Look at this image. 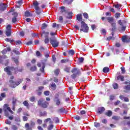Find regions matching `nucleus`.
Returning a JSON list of instances; mask_svg holds the SVG:
<instances>
[{
  "label": "nucleus",
  "instance_id": "obj_1",
  "mask_svg": "<svg viewBox=\"0 0 130 130\" xmlns=\"http://www.w3.org/2000/svg\"><path fill=\"white\" fill-rule=\"evenodd\" d=\"M11 71H15V74H17V73H22L23 69H18V68H15L9 66L4 68V71L7 73L8 76H12L13 75V72H11Z\"/></svg>",
  "mask_w": 130,
  "mask_h": 130
},
{
  "label": "nucleus",
  "instance_id": "obj_2",
  "mask_svg": "<svg viewBox=\"0 0 130 130\" xmlns=\"http://www.w3.org/2000/svg\"><path fill=\"white\" fill-rule=\"evenodd\" d=\"M14 79H15V77H14V76H11L10 77V80H9V83L11 88H16L17 86H19V85H20V84L23 82V79H19L18 81L17 82H15L14 80H13Z\"/></svg>",
  "mask_w": 130,
  "mask_h": 130
},
{
  "label": "nucleus",
  "instance_id": "obj_3",
  "mask_svg": "<svg viewBox=\"0 0 130 130\" xmlns=\"http://www.w3.org/2000/svg\"><path fill=\"white\" fill-rule=\"evenodd\" d=\"M3 110L6 117H9V115H10V114H9V112L12 114L14 113V112H13V111L12 110V109H11V108L9 107V105L8 104H4V105L3 106Z\"/></svg>",
  "mask_w": 130,
  "mask_h": 130
},
{
  "label": "nucleus",
  "instance_id": "obj_4",
  "mask_svg": "<svg viewBox=\"0 0 130 130\" xmlns=\"http://www.w3.org/2000/svg\"><path fill=\"white\" fill-rule=\"evenodd\" d=\"M7 58H8V56L6 55H0V63H4L6 67H8L10 62V59Z\"/></svg>",
  "mask_w": 130,
  "mask_h": 130
},
{
  "label": "nucleus",
  "instance_id": "obj_5",
  "mask_svg": "<svg viewBox=\"0 0 130 130\" xmlns=\"http://www.w3.org/2000/svg\"><path fill=\"white\" fill-rule=\"evenodd\" d=\"M50 43L52 45V47L55 48L58 47L59 45V42L57 41V39L56 37H52L50 38Z\"/></svg>",
  "mask_w": 130,
  "mask_h": 130
},
{
  "label": "nucleus",
  "instance_id": "obj_6",
  "mask_svg": "<svg viewBox=\"0 0 130 130\" xmlns=\"http://www.w3.org/2000/svg\"><path fill=\"white\" fill-rule=\"evenodd\" d=\"M44 100H43V99H40L38 102V105L39 106H40L41 107H42L43 108H47V107H48L49 103L47 101H45L44 102Z\"/></svg>",
  "mask_w": 130,
  "mask_h": 130
},
{
  "label": "nucleus",
  "instance_id": "obj_7",
  "mask_svg": "<svg viewBox=\"0 0 130 130\" xmlns=\"http://www.w3.org/2000/svg\"><path fill=\"white\" fill-rule=\"evenodd\" d=\"M73 75H71V78L72 79H76L77 76H80L81 75V71L77 68L73 69L71 71Z\"/></svg>",
  "mask_w": 130,
  "mask_h": 130
},
{
  "label": "nucleus",
  "instance_id": "obj_8",
  "mask_svg": "<svg viewBox=\"0 0 130 130\" xmlns=\"http://www.w3.org/2000/svg\"><path fill=\"white\" fill-rule=\"evenodd\" d=\"M81 29H80V32L83 31L84 33H88V31H89V26H88V25L86 24L84 21H81Z\"/></svg>",
  "mask_w": 130,
  "mask_h": 130
},
{
  "label": "nucleus",
  "instance_id": "obj_9",
  "mask_svg": "<svg viewBox=\"0 0 130 130\" xmlns=\"http://www.w3.org/2000/svg\"><path fill=\"white\" fill-rule=\"evenodd\" d=\"M124 85H125L124 87H123V89L125 90V91H130V81H125L124 82Z\"/></svg>",
  "mask_w": 130,
  "mask_h": 130
},
{
  "label": "nucleus",
  "instance_id": "obj_10",
  "mask_svg": "<svg viewBox=\"0 0 130 130\" xmlns=\"http://www.w3.org/2000/svg\"><path fill=\"white\" fill-rule=\"evenodd\" d=\"M49 36V32L45 31V30H43L42 32H41V37L42 38H47Z\"/></svg>",
  "mask_w": 130,
  "mask_h": 130
},
{
  "label": "nucleus",
  "instance_id": "obj_11",
  "mask_svg": "<svg viewBox=\"0 0 130 130\" xmlns=\"http://www.w3.org/2000/svg\"><path fill=\"white\" fill-rule=\"evenodd\" d=\"M122 42H126V43H129L130 37L126 36H123L122 38Z\"/></svg>",
  "mask_w": 130,
  "mask_h": 130
},
{
  "label": "nucleus",
  "instance_id": "obj_12",
  "mask_svg": "<svg viewBox=\"0 0 130 130\" xmlns=\"http://www.w3.org/2000/svg\"><path fill=\"white\" fill-rule=\"evenodd\" d=\"M7 9V5L1 3L0 4V12H4Z\"/></svg>",
  "mask_w": 130,
  "mask_h": 130
},
{
  "label": "nucleus",
  "instance_id": "obj_13",
  "mask_svg": "<svg viewBox=\"0 0 130 130\" xmlns=\"http://www.w3.org/2000/svg\"><path fill=\"white\" fill-rule=\"evenodd\" d=\"M76 20L79 21V22H82L83 21V16L81 14V13L76 15Z\"/></svg>",
  "mask_w": 130,
  "mask_h": 130
},
{
  "label": "nucleus",
  "instance_id": "obj_14",
  "mask_svg": "<svg viewBox=\"0 0 130 130\" xmlns=\"http://www.w3.org/2000/svg\"><path fill=\"white\" fill-rule=\"evenodd\" d=\"M32 5L35 7V10H40V8L38 6H39V3L37 1H35L32 3Z\"/></svg>",
  "mask_w": 130,
  "mask_h": 130
},
{
  "label": "nucleus",
  "instance_id": "obj_15",
  "mask_svg": "<svg viewBox=\"0 0 130 130\" xmlns=\"http://www.w3.org/2000/svg\"><path fill=\"white\" fill-rule=\"evenodd\" d=\"M104 111H105V108L101 107L100 108H99L98 113H99V114H102V113H103Z\"/></svg>",
  "mask_w": 130,
  "mask_h": 130
},
{
  "label": "nucleus",
  "instance_id": "obj_16",
  "mask_svg": "<svg viewBox=\"0 0 130 130\" xmlns=\"http://www.w3.org/2000/svg\"><path fill=\"white\" fill-rule=\"evenodd\" d=\"M28 33H29V29H25L23 31H20V36L23 37V36H24V35H25V34H28Z\"/></svg>",
  "mask_w": 130,
  "mask_h": 130
},
{
  "label": "nucleus",
  "instance_id": "obj_17",
  "mask_svg": "<svg viewBox=\"0 0 130 130\" xmlns=\"http://www.w3.org/2000/svg\"><path fill=\"white\" fill-rule=\"evenodd\" d=\"M24 127L25 128V130H33V128H32V126H30V124H29V123H26Z\"/></svg>",
  "mask_w": 130,
  "mask_h": 130
},
{
  "label": "nucleus",
  "instance_id": "obj_18",
  "mask_svg": "<svg viewBox=\"0 0 130 130\" xmlns=\"http://www.w3.org/2000/svg\"><path fill=\"white\" fill-rule=\"evenodd\" d=\"M58 112H59L60 113H68L69 111H68L66 108H61L58 110Z\"/></svg>",
  "mask_w": 130,
  "mask_h": 130
},
{
  "label": "nucleus",
  "instance_id": "obj_19",
  "mask_svg": "<svg viewBox=\"0 0 130 130\" xmlns=\"http://www.w3.org/2000/svg\"><path fill=\"white\" fill-rule=\"evenodd\" d=\"M111 27H112V29H111V31H116V23L115 22H112L111 23Z\"/></svg>",
  "mask_w": 130,
  "mask_h": 130
},
{
  "label": "nucleus",
  "instance_id": "obj_20",
  "mask_svg": "<svg viewBox=\"0 0 130 130\" xmlns=\"http://www.w3.org/2000/svg\"><path fill=\"white\" fill-rule=\"evenodd\" d=\"M50 87L52 90L55 91V90H56V84H55L54 82H52L50 84Z\"/></svg>",
  "mask_w": 130,
  "mask_h": 130
},
{
  "label": "nucleus",
  "instance_id": "obj_21",
  "mask_svg": "<svg viewBox=\"0 0 130 130\" xmlns=\"http://www.w3.org/2000/svg\"><path fill=\"white\" fill-rule=\"evenodd\" d=\"M118 24H119V25H120V26H123V25H124V24H126V21L123 20H119L118 21Z\"/></svg>",
  "mask_w": 130,
  "mask_h": 130
},
{
  "label": "nucleus",
  "instance_id": "obj_22",
  "mask_svg": "<svg viewBox=\"0 0 130 130\" xmlns=\"http://www.w3.org/2000/svg\"><path fill=\"white\" fill-rule=\"evenodd\" d=\"M119 80H120L121 82H123V81H124V76H123L122 75L118 76L117 78V81H119Z\"/></svg>",
  "mask_w": 130,
  "mask_h": 130
},
{
  "label": "nucleus",
  "instance_id": "obj_23",
  "mask_svg": "<svg viewBox=\"0 0 130 130\" xmlns=\"http://www.w3.org/2000/svg\"><path fill=\"white\" fill-rule=\"evenodd\" d=\"M107 20L109 23H113L114 21V19L112 17H107Z\"/></svg>",
  "mask_w": 130,
  "mask_h": 130
},
{
  "label": "nucleus",
  "instance_id": "obj_24",
  "mask_svg": "<svg viewBox=\"0 0 130 130\" xmlns=\"http://www.w3.org/2000/svg\"><path fill=\"white\" fill-rule=\"evenodd\" d=\"M67 19H72L73 18V12H68V16H66Z\"/></svg>",
  "mask_w": 130,
  "mask_h": 130
},
{
  "label": "nucleus",
  "instance_id": "obj_25",
  "mask_svg": "<svg viewBox=\"0 0 130 130\" xmlns=\"http://www.w3.org/2000/svg\"><path fill=\"white\" fill-rule=\"evenodd\" d=\"M25 17H32L33 15H32V14H31V13H30V12L27 11L25 12Z\"/></svg>",
  "mask_w": 130,
  "mask_h": 130
},
{
  "label": "nucleus",
  "instance_id": "obj_26",
  "mask_svg": "<svg viewBox=\"0 0 130 130\" xmlns=\"http://www.w3.org/2000/svg\"><path fill=\"white\" fill-rule=\"evenodd\" d=\"M5 34L7 37H10L12 35V30H6Z\"/></svg>",
  "mask_w": 130,
  "mask_h": 130
},
{
  "label": "nucleus",
  "instance_id": "obj_27",
  "mask_svg": "<svg viewBox=\"0 0 130 130\" xmlns=\"http://www.w3.org/2000/svg\"><path fill=\"white\" fill-rule=\"evenodd\" d=\"M40 116H46L47 115V112L46 111L42 112L41 111H40Z\"/></svg>",
  "mask_w": 130,
  "mask_h": 130
},
{
  "label": "nucleus",
  "instance_id": "obj_28",
  "mask_svg": "<svg viewBox=\"0 0 130 130\" xmlns=\"http://www.w3.org/2000/svg\"><path fill=\"white\" fill-rule=\"evenodd\" d=\"M6 95L5 92L2 93L0 96V101H3V98H6Z\"/></svg>",
  "mask_w": 130,
  "mask_h": 130
},
{
  "label": "nucleus",
  "instance_id": "obj_29",
  "mask_svg": "<svg viewBox=\"0 0 130 130\" xmlns=\"http://www.w3.org/2000/svg\"><path fill=\"white\" fill-rule=\"evenodd\" d=\"M69 61H70V59L64 58L61 60L60 62L61 63H67V62H69Z\"/></svg>",
  "mask_w": 130,
  "mask_h": 130
},
{
  "label": "nucleus",
  "instance_id": "obj_30",
  "mask_svg": "<svg viewBox=\"0 0 130 130\" xmlns=\"http://www.w3.org/2000/svg\"><path fill=\"white\" fill-rule=\"evenodd\" d=\"M110 71L109 68L106 67L103 68V73H108Z\"/></svg>",
  "mask_w": 130,
  "mask_h": 130
},
{
  "label": "nucleus",
  "instance_id": "obj_31",
  "mask_svg": "<svg viewBox=\"0 0 130 130\" xmlns=\"http://www.w3.org/2000/svg\"><path fill=\"white\" fill-rule=\"evenodd\" d=\"M47 26H48V25L46 23H43L42 24V26L41 27V29L42 30H44V29H46V28H47Z\"/></svg>",
  "mask_w": 130,
  "mask_h": 130
},
{
  "label": "nucleus",
  "instance_id": "obj_32",
  "mask_svg": "<svg viewBox=\"0 0 130 130\" xmlns=\"http://www.w3.org/2000/svg\"><path fill=\"white\" fill-rule=\"evenodd\" d=\"M17 101H18V100H17L16 98H12V104L13 106H15V105H16V103H17Z\"/></svg>",
  "mask_w": 130,
  "mask_h": 130
},
{
  "label": "nucleus",
  "instance_id": "obj_33",
  "mask_svg": "<svg viewBox=\"0 0 130 130\" xmlns=\"http://www.w3.org/2000/svg\"><path fill=\"white\" fill-rule=\"evenodd\" d=\"M30 71H31V72H35L37 71V67H36V66H32L30 67Z\"/></svg>",
  "mask_w": 130,
  "mask_h": 130
},
{
  "label": "nucleus",
  "instance_id": "obj_34",
  "mask_svg": "<svg viewBox=\"0 0 130 130\" xmlns=\"http://www.w3.org/2000/svg\"><path fill=\"white\" fill-rule=\"evenodd\" d=\"M12 25L8 24L6 27V31H12Z\"/></svg>",
  "mask_w": 130,
  "mask_h": 130
},
{
  "label": "nucleus",
  "instance_id": "obj_35",
  "mask_svg": "<svg viewBox=\"0 0 130 130\" xmlns=\"http://www.w3.org/2000/svg\"><path fill=\"white\" fill-rule=\"evenodd\" d=\"M105 115H107V116H109V117H110V116L112 115V112L111 111H109L105 113Z\"/></svg>",
  "mask_w": 130,
  "mask_h": 130
},
{
  "label": "nucleus",
  "instance_id": "obj_36",
  "mask_svg": "<svg viewBox=\"0 0 130 130\" xmlns=\"http://www.w3.org/2000/svg\"><path fill=\"white\" fill-rule=\"evenodd\" d=\"M5 41H7V42H10V43H13L14 41H15L14 40H12L11 38H6L5 39Z\"/></svg>",
  "mask_w": 130,
  "mask_h": 130
},
{
  "label": "nucleus",
  "instance_id": "obj_37",
  "mask_svg": "<svg viewBox=\"0 0 130 130\" xmlns=\"http://www.w3.org/2000/svg\"><path fill=\"white\" fill-rule=\"evenodd\" d=\"M69 55H74L75 54V51L74 50H70L68 51Z\"/></svg>",
  "mask_w": 130,
  "mask_h": 130
},
{
  "label": "nucleus",
  "instance_id": "obj_38",
  "mask_svg": "<svg viewBox=\"0 0 130 130\" xmlns=\"http://www.w3.org/2000/svg\"><path fill=\"white\" fill-rule=\"evenodd\" d=\"M113 88L115 89V90L118 89V84L116 83L113 84Z\"/></svg>",
  "mask_w": 130,
  "mask_h": 130
},
{
  "label": "nucleus",
  "instance_id": "obj_39",
  "mask_svg": "<svg viewBox=\"0 0 130 130\" xmlns=\"http://www.w3.org/2000/svg\"><path fill=\"white\" fill-rule=\"evenodd\" d=\"M54 121H55V123H59V119H58V117H55L53 119Z\"/></svg>",
  "mask_w": 130,
  "mask_h": 130
},
{
  "label": "nucleus",
  "instance_id": "obj_40",
  "mask_svg": "<svg viewBox=\"0 0 130 130\" xmlns=\"http://www.w3.org/2000/svg\"><path fill=\"white\" fill-rule=\"evenodd\" d=\"M44 69H45V64L43 63L42 67L40 69V72L44 73Z\"/></svg>",
  "mask_w": 130,
  "mask_h": 130
},
{
  "label": "nucleus",
  "instance_id": "obj_41",
  "mask_svg": "<svg viewBox=\"0 0 130 130\" xmlns=\"http://www.w3.org/2000/svg\"><path fill=\"white\" fill-rule=\"evenodd\" d=\"M94 126L95 127H100V123H98L97 122H94Z\"/></svg>",
  "mask_w": 130,
  "mask_h": 130
},
{
  "label": "nucleus",
  "instance_id": "obj_42",
  "mask_svg": "<svg viewBox=\"0 0 130 130\" xmlns=\"http://www.w3.org/2000/svg\"><path fill=\"white\" fill-rule=\"evenodd\" d=\"M59 69H57L54 71V74L56 76H58V75L59 74Z\"/></svg>",
  "mask_w": 130,
  "mask_h": 130
},
{
  "label": "nucleus",
  "instance_id": "obj_43",
  "mask_svg": "<svg viewBox=\"0 0 130 130\" xmlns=\"http://www.w3.org/2000/svg\"><path fill=\"white\" fill-rule=\"evenodd\" d=\"M45 122H48L50 121V123H52L53 121H51V119L50 118H48L45 120Z\"/></svg>",
  "mask_w": 130,
  "mask_h": 130
},
{
  "label": "nucleus",
  "instance_id": "obj_44",
  "mask_svg": "<svg viewBox=\"0 0 130 130\" xmlns=\"http://www.w3.org/2000/svg\"><path fill=\"white\" fill-rule=\"evenodd\" d=\"M121 14L119 13H115V17L116 18V19H118V18H120V15Z\"/></svg>",
  "mask_w": 130,
  "mask_h": 130
},
{
  "label": "nucleus",
  "instance_id": "obj_45",
  "mask_svg": "<svg viewBox=\"0 0 130 130\" xmlns=\"http://www.w3.org/2000/svg\"><path fill=\"white\" fill-rule=\"evenodd\" d=\"M83 17L85 19H89V15L88 13L85 12L83 13Z\"/></svg>",
  "mask_w": 130,
  "mask_h": 130
},
{
  "label": "nucleus",
  "instance_id": "obj_46",
  "mask_svg": "<svg viewBox=\"0 0 130 130\" xmlns=\"http://www.w3.org/2000/svg\"><path fill=\"white\" fill-rule=\"evenodd\" d=\"M112 119H114V120H118L119 119V118H120V117L119 116H113L112 117Z\"/></svg>",
  "mask_w": 130,
  "mask_h": 130
},
{
  "label": "nucleus",
  "instance_id": "obj_47",
  "mask_svg": "<svg viewBox=\"0 0 130 130\" xmlns=\"http://www.w3.org/2000/svg\"><path fill=\"white\" fill-rule=\"evenodd\" d=\"M23 104L24 105V106H26V107H29V103L27 101H24Z\"/></svg>",
  "mask_w": 130,
  "mask_h": 130
},
{
  "label": "nucleus",
  "instance_id": "obj_48",
  "mask_svg": "<svg viewBox=\"0 0 130 130\" xmlns=\"http://www.w3.org/2000/svg\"><path fill=\"white\" fill-rule=\"evenodd\" d=\"M44 42L46 44L49 43V38L48 37L45 38Z\"/></svg>",
  "mask_w": 130,
  "mask_h": 130
},
{
  "label": "nucleus",
  "instance_id": "obj_49",
  "mask_svg": "<svg viewBox=\"0 0 130 130\" xmlns=\"http://www.w3.org/2000/svg\"><path fill=\"white\" fill-rule=\"evenodd\" d=\"M12 129L13 130H17L18 129V126L15 125H12L11 127Z\"/></svg>",
  "mask_w": 130,
  "mask_h": 130
},
{
  "label": "nucleus",
  "instance_id": "obj_50",
  "mask_svg": "<svg viewBox=\"0 0 130 130\" xmlns=\"http://www.w3.org/2000/svg\"><path fill=\"white\" fill-rule=\"evenodd\" d=\"M60 9H61V11H60L61 14H62V13L66 12V9H64L65 7L64 6L61 7Z\"/></svg>",
  "mask_w": 130,
  "mask_h": 130
},
{
  "label": "nucleus",
  "instance_id": "obj_51",
  "mask_svg": "<svg viewBox=\"0 0 130 130\" xmlns=\"http://www.w3.org/2000/svg\"><path fill=\"white\" fill-rule=\"evenodd\" d=\"M13 16V18H17L18 17V12H13V14H12Z\"/></svg>",
  "mask_w": 130,
  "mask_h": 130
},
{
  "label": "nucleus",
  "instance_id": "obj_52",
  "mask_svg": "<svg viewBox=\"0 0 130 130\" xmlns=\"http://www.w3.org/2000/svg\"><path fill=\"white\" fill-rule=\"evenodd\" d=\"M29 100L31 102H35L36 100L35 96H31L29 98Z\"/></svg>",
  "mask_w": 130,
  "mask_h": 130
},
{
  "label": "nucleus",
  "instance_id": "obj_53",
  "mask_svg": "<svg viewBox=\"0 0 130 130\" xmlns=\"http://www.w3.org/2000/svg\"><path fill=\"white\" fill-rule=\"evenodd\" d=\"M114 6L116 9H117L118 10H120V8H119V7H121V5L117 4V5H115Z\"/></svg>",
  "mask_w": 130,
  "mask_h": 130
},
{
  "label": "nucleus",
  "instance_id": "obj_54",
  "mask_svg": "<svg viewBox=\"0 0 130 130\" xmlns=\"http://www.w3.org/2000/svg\"><path fill=\"white\" fill-rule=\"evenodd\" d=\"M59 23L63 22V18L62 17V16L59 17Z\"/></svg>",
  "mask_w": 130,
  "mask_h": 130
},
{
  "label": "nucleus",
  "instance_id": "obj_55",
  "mask_svg": "<svg viewBox=\"0 0 130 130\" xmlns=\"http://www.w3.org/2000/svg\"><path fill=\"white\" fill-rule=\"evenodd\" d=\"M13 52H14V53H15V54H16L17 55H20V52H19V51H17L16 49L13 50Z\"/></svg>",
  "mask_w": 130,
  "mask_h": 130
},
{
  "label": "nucleus",
  "instance_id": "obj_56",
  "mask_svg": "<svg viewBox=\"0 0 130 130\" xmlns=\"http://www.w3.org/2000/svg\"><path fill=\"white\" fill-rule=\"evenodd\" d=\"M2 54L5 55V54H7V53L8 52V50H7V49H4V50H2V51H1Z\"/></svg>",
  "mask_w": 130,
  "mask_h": 130
},
{
  "label": "nucleus",
  "instance_id": "obj_57",
  "mask_svg": "<svg viewBox=\"0 0 130 130\" xmlns=\"http://www.w3.org/2000/svg\"><path fill=\"white\" fill-rule=\"evenodd\" d=\"M86 113H87V112L85 110H82L80 112L79 114L80 115H83V114H86Z\"/></svg>",
  "mask_w": 130,
  "mask_h": 130
},
{
  "label": "nucleus",
  "instance_id": "obj_58",
  "mask_svg": "<svg viewBox=\"0 0 130 130\" xmlns=\"http://www.w3.org/2000/svg\"><path fill=\"white\" fill-rule=\"evenodd\" d=\"M78 60L80 63L84 62V57H81L80 58H79Z\"/></svg>",
  "mask_w": 130,
  "mask_h": 130
},
{
  "label": "nucleus",
  "instance_id": "obj_59",
  "mask_svg": "<svg viewBox=\"0 0 130 130\" xmlns=\"http://www.w3.org/2000/svg\"><path fill=\"white\" fill-rule=\"evenodd\" d=\"M36 54L37 56H42V54H41V53L39 51H37L36 53Z\"/></svg>",
  "mask_w": 130,
  "mask_h": 130
},
{
  "label": "nucleus",
  "instance_id": "obj_60",
  "mask_svg": "<svg viewBox=\"0 0 130 130\" xmlns=\"http://www.w3.org/2000/svg\"><path fill=\"white\" fill-rule=\"evenodd\" d=\"M13 59H14V62H15L16 64H19V60L18 59L13 58Z\"/></svg>",
  "mask_w": 130,
  "mask_h": 130
},
{
  "label": "nucleus",
  "instance_id": "obj_61",
  "mask_svg": "<svg viewBox=\"0 0 130 130\" xmlns=\"http://www.w3.org/2000/svg\"><path fill=\"white\" fill-rule=\"evenodd\" d=\"M64 71L66 72L67 73H70V68L69 67H66L64 69Z\"/></svg>",
  "mask_w": 130,
  "mask_h": 130
},
{
  "label": "nucleus",
  "instance_id": "obj_62",
  "mask_svg": "<svg viewBox=\"0 0 130 130\" xmlns=\"http://www.w3.org/2000/svg\"><path fill=\"white\" fill-rule=\"evenodd\" d=\"M12 23H16L17 22V17H13L12 19Z\"/></svg>",
  "mask_w": 130,
  "mask_h": 130
},
{
  "label": "nucleus",
  "instance_id": "obj_63",
  "mask_svg": "<svg viewBox=\"0 0 130 130\" xmlns=\"http://www.w3.org/2000/svg\"><path fill=\"white\" fill-rule=\"evenodd\" d=\"M74 118L76 120H80V119H81V117H80L79 115H76V116L74 117Z\"/></svg>",
  "mask_w": 130,
  "mask_h": 130
},
{
  "label": "nucleus",
  "instance_id": "obj_64",
  "mask_svg": "<svg viewBox=\"0 0 130 130\" xmlns=\"http://www.w3.org/2000/svg\"><path fill=\"white\" fill-rule=\"evenodd\" d=\"M53 128V125L51 124L49 125V127H48V130H51Z\"/></svg>",
  "mask_w": 130,
  "mask_h": 130
}]
</instances>
